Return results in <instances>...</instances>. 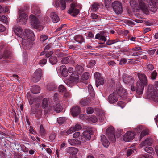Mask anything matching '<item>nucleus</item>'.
Listing matches in <instances>:
<instances>
[{
	"label": "nucleus",
	"mask_w": 158,
	"mask_h": 158,
	"mask_svg": "<svg viewBox=\"0 0 158 158\" xmlns=\"http://www.w3.org/2000/svg\"><path fill=\"white\" fill-rule=\"evenodd\" d=\"M149 4L147 5L142 0H139V5L136 4L135 1H132L130 2L131 5L134 7H137L143 12L146 14H148L149 9L151 11L155 12L156 11V4L158 2V0H143Z\"/></svg>",
	"instance_id": "obj_1"
},
{
	"label": "nucleus",
	"mask_w": 158,
	"mask_h": 158,
	"mask_svg": "<svg viewBox=\"0 0 158 158\" xmlns=\"http://www.w3.org/2000/svg\"><path fill=\"white\" fill-rule=\"evenodd\" d=\"M139 79L136 82V92L139 95L143 93L144 87L148 85L147 77L145 74L142 73H137Z\"/></svg>",
	"instance_id": "obj_2"
},
{
	"label": "nucleus",
	"mask_w": 158,
	"mask_h": 158,
	"mask_svg": "<svg viewBox=\"0 0 158 158\" xmlns=\"http://www.w3.org/2000/svg\"><path fill=\"white\" fill-rule=\"evenodd\" d=\"M147 94L149 98L151 97L154 102H158V91L154 89L152 85L149 84L148 86Z\"/></svg>",
	"instance_id": "obj_3"
},
{
	"label": "nucleus",
	"mask_w": 158,
	"mask_h": 158,
	"mask_svg": "<svg viewBox=\"0 0 158 158\" xmlns=\"http://www.w3.org/2000/svg\"><path fill=\"white\" fill-rule=\"evenodd\" d=\"M79 76L76 73H72L68 80L64 82L68 86L72 87L79 81Z\"/></svg>",
	"instance_id": "obj_4"
},
{
	"label": "nucleus",
	"mask_w": 158,
	"mask_h": 158,
	"mask_svg": "<svg viewBox=\"0 0 158 158\" xmlns=\"http://www.w3.org/2000/svg\"><path fill=\"white\" fill-rule=\"evenodd\" d=\"M30 19H31V25L35 28L41 31L44 27L40 24L39 22L38 19L33 15H31L30 16Z\"/></svg>",
	"instance_id": "obj_5"
},
{
	"label": "nucleus",
	"mask_w": 158,
	"mask_h": 158,
	"mask_svg": "<svg viewBox=\"0 0 158 158\" xmlns=\"http://www.w3.org/2000/svg\"><path fill=\"white\" fill-rule=\"evenodd\" d=\"M107 136L109 139L113 142L116 141V137L115 135V130L113 127L111 126L108 127L106 131Z\"/></svg>",
	"instance_id": "obj_6"
},
{
	"label": "nucleus",
	"mask_w": 158,
	"mask_h": 158,
	"mask_svg": "<svg viewBox=\"0 0 158 158\" xmlns=\"http://www.w3.org/2000/svg\"><path fill=\"white\" fill-rule=\"evenodd\" d=\"M92 133L90 131H85L83 133L82 135L79 136L78 139L81 142L84 143L87 140H89L91 137Z\"/></svg>",
	"instance_id": "obj_7"
},
{
	"label": "nucleus",
	"mask_w": 158,
	"mask_h": 158,
	"mask_svg": "<svg viewBox=\"0 0 158 158\" xmlns=\"http://www.w3.org/2000/svg\"><path fill=\"white\" fill-rule=\"evenodd\" d=\"M43 75L42 70L40 68L37 69L33 75L32 81L34 82H38Z\"/></svg>",
	"instance_id": "obj_8"
},
{
	"label": "nucleus",
	"mask_w": 158,
	"mask_h": 158,
	"mask_svg": "<svg viewBox=\"0 0 158 158\" xmlns=\"http://www.w3.org/2000/svg\"><path fill=\"white\" fill-rule=\"evenodd\" d=\"M112 7L114 10L117 14H120L122 12V8L121 3L118 1L113 2Z\"/></svg>",
	"instance_id": "obj_9"
},
{
	"label": "nucleus",
	"mask_w": 158,
	"mask_h": 158,
	"mask_svg": "<svg viewBox=\"0 0 158 158\" xmlns=\"http://www.w3.org/2000/svg\"><path fill=\"white\" fill-rule=\"evenodd\" d=\"M123 79L124 83L129 85H133L135 82V79L133 77L127 74L123 75Z\"/></svg>",
	"instance_id": "obj_10"
},
{
	"label": "nucleus",
	"mask_w": 158,
	"mask_h": 158,
	"mask_svg": "<svg viewBox=\"0 0 158 158\" xmlns=\"http://www.w3.org/2000/svg\"><path fill=\"white\" fill-rule=\"evenodd\" d=\"M94 77L96 79V85L98 87L100 85H103L104 82L103 78L101 76L100 73L96 72L94 74Z\"/></svg>",
	"instance_id": "obj_11"
},
{
	"label": "nucleus",
	"mask_w": 158,
	"mask_h": 158,
	"mask_svg": "<svg viewBox=\"0 0 158 158\" xmlns=\"http://www.w3.org/2000/svg\"><path fill=\"white\" fill-rule=\"evenodd\" d=\"M75 5L73 3H72L70 5V7L68 10V13L73 16L77 15L79 12V10L75 8Z\"/></svg>",
	"instance_id": "obj_12"
},
{
	"label": "nucleus",
	"mask_w": 158,
	"mask_h": 158,
	"mask_svg": "<svg viewBox=\"0 0 158 158\" xmlns=\"http://www.w3.org/2000/svg\"><path fill=\"white\" fill-rule=\"evenodd\" d=\"M118 95L115 91L111 94L108 97V101L110 104H113L116 102L118 100Z\"/></svg>",
	"instance_id": "obj_13"
},
{
	"label": "nucleus",
	"mask_w": 158,
	"mask_h": 158,
	"mask_svg": "<svg viewBox=\"0 0 158 158\" xmlns=\"http://www.w3.org/2000/svg\"><path fill=\"white\" fill-rule=\"evenodd\" d=\"M19 16L18 20L22 23L25 24L28 18V15L25 13L24 11L22 10H19Z\"/></svg>",
	"instance_id": "obj_14"
},
{
	"label": "nucleus",
	"mask_w": 158,
	"mask_h": 158,
	"mask_svg": "<svg viewBox=\"0 0 158 158\" xmlns=\"http://www.w3.org/2000/svg\"><path fill=\"white\" fill-rule=\"evenodd\" d=\"M24 38L34 41L35 40V36L32 31L29 29H26L24 34Z\"/></svg>",
	"instance_id": "obj_15"
},
{
	"label": "nucleus",
	"mask_w": 158,
	"mask_h": 158,
	"mask_svg": "<svg viewBox=\"0 0 158 158\" xmlns=\"http://www.w3.org/2000/svg\"><path fill=\"white\" fill-rule=\"evenodd\" d=\"M22 44L25 49H30L31 45V40L24 38H22Z\"/></svg>",
	"instance_id": "obj_16"
},
{
	"label": "nucleus",
	"mask_w": 158,
	"mask_h": 158,
	"mask_svg": "<svg viewBox=\"0 0 158 158\" xmlns=\"http://www.w3.org/2000/svg\"><path fill=\"white\" fill-rule=\"evenodd\" d=\"M135 136V134L134 132L129 131L124 135L123 139L126 142L130 141L134 139Z\"/></svg>",
	"instance_id": "obj_17"
},
{
	"label": "nucleus",
	"mask_w": 158,
	"mask_h": 158,
	"mask_svg": "<svg viewBox=\"0 0 158 158\" xmlns=\"http://www.w3.org/2000/svg\"><path fill=\"white\" fill-rule=\"evenodd\" d=\"M81 111L80 107L78 106H73L70 110L71 114L73 117L77 116L80 114Z\"/></svg>",
	"instance_id": "obj_18"
},
{
	"label": "nucleus",
	"mask_w": 158,
	"mask_h": 158,
	"mask_svg": "<svg viewBox=\"0 0 158 158\" xmlns=\"http://www.w3.org/2000/svg\"><path fill=\"white\" fill-rule=\"evenodd\" d=\"M115 91L118 96H119L122 98H125L127 97V94L126 90L122 87H117L116 91Z\"/></svg>",
	"instance_id": "obj_19"
},
{
	"label": "nucleus",
	"mask_w": 158,
	"mask_h": 158,
	"mask_svg": "<svg viewBox=\"0 0 158 158\" xmlns=\"http://www.w3.org/2000/svg\"><path fill=\"white\" fill-rule=\"evenodd\" d=\"M13 30L15 34L18 37L22 38L24 36V33L23 31L20 27H13Z\"/></svg>",
	"instance_id": "obj_20"
},
{
	"label": "nucleus",
	"mask_w": 158,
	"mask_h": 158,
	"mask_svg": "<svg viewBox=\"0 0 158 158\" xmlns=\"http://www.w3.org/2000/svg\"><path fill=\"white\" fill-rule=\"evenodd\" d=\"M58 72L62 77H66L68 75V71L66 69V66L64 65L61 66L60 67Z\"/></svg>",
	"instance_id": "obj_21"
},
{
	"label": "nucleus",
	"mask_w": 158,
	"mask_h": 158,
	"mask_svg": "<svg viewBox=\"0 0 158 158\" xmlns=\"http://www.w3.org/2000/svg\"><path fill=\"white\" fill-rule=\"evenodd\" d=\"M11 52L7 49L0 51V59L9 58L11 56Z\"/></svg>",
	"instance_id": "obj_22"
},
{
	"label": "nucleus",
	"mask_w": 158,
	"mask_h": 158,
	"mask_svg": "<svg viewBox=\"0 0 158 158\" xmlns=\"http://www.w3.org/2000/svg\"><path fill=\"white\" fill-rule=\"evenodd\" d=\"M67 153L71 154L72 155H75L78 152V149L75 147H70L66 149Z\"/></svg>",
	"instance_id": "obj_23"
},
{
	"label": "nucleus",
	"mask_w": 158,
	"mask_h": 158,
	"mask_svg": "<svg viewBox=\"0 0 158 158\" xmlns=\"http://www.w3.org/2000/svg\"><path fill=\"white\" fill-rule=\"evenodd\" d=\"M101 140L102 145L105 147L107 148L109 145L110 143L104 135H101Z\"/></svg>",
	"instance_id": "obj_24"
},
{
	"label": "nucleus",
	"mask_w": 158,
	"mask_h": 158,
	"mask_svg": "<svg viewBox=\"0 0 158 158\" xmlns=\"http://www.w3.org/2000/svg\"><path fill=\"white\" fill-rule=\"evenodd\" d=\"M91 102V100L89 98H83L80 101V103L82 106L89 105Z\"/></svg>",
	"instance_id": "obj_25"
},
{
	"label": "nucleus",
	"mask_w": 158,
	"mask_h": 158,
	"mask_svg": "<svg viewBox=\"0 0 158 158\" xmlns=\"http://www.w3.org/2000/svg\"><path fill=\"white\" fill-rule=\"evenodd\" d=\"M50 17L54 23H57L60 20L58 16L54 12H52L51 13Z\"/></svg>",
	"instance_id": "obj_26"
},
{
	"label": "nucleus",
	"mask_w": 158,
	"mask_h": 158,
	"mask_svg": "<svg viewBox=\"0 0 158 158\" xmlns=\"http://www.w3.org/2000/svg\"><path fill=\"white\" fill-rule=\"evenodd\" d=\"M31 91L32 93L35 94H37L40 91V87L37 85H34L31 87Z\"/></svg>",
	"instance_id": "obj_27"
},
{
	"label": "nucleus",
	"mask_w": 158,
	"mask_h": 158,
	"mask_svg": "<svg viewBox=\"0 0 158 158\" xmlns=\"http://www.w3.org/2000/svg\"><path fill=\"white\" fill-rule=\"evenodd\" d=\"M73 1V0H60V2L61 5V9L63 10L66 8V2L69 1V2H71Z\"/></svg>",
	"instance_id": "obj_28"
},
{
	"label": "nucleus",
	"mask_w": 158,
	"mask_h": 158,
	"mask_svg": "<svg viewBox=\"0 0 158 158\" xmlns=\"http://www.w3.org/2000/svg\"><path fill=\"white\" fill-rule=\"evenodd\" d=\"M68 142L71 145L75 146L81 144L80 141L78 139H71L68 140Z\"/></svg>",
	"instance_id": "obj_29"
},
{
	"label": "nucleus",
	"mask_w": 158,
	"mask_h": 158,
	"mask_svg": "<svg viewBox=\"0 0 158 158\" xmlns=\"http://www.w3.org/2000/svg\"><path fill=\"white\" fill-rule=\"evenodd\" d=\"M88 89L89 94L93 99H94L95 97L94 91L92 86L91 85H89L88 86Z\"/></svg>",
	"instance_id": "obj_30"
},
{
	"label": "nucleus",
	"mask_w": 158,
	"mask_h": 158,
	"mask_svg": "<svg viewBox=\"0 0 158 158\" xmlns=\"http://www.w3.org/2000/svg\"><path fill=\"white\" fill-rule=\"evenodd\" d=\"M74 40L80 44L84 41L83 37L81 35H77L74 37Z\"/></svg>",
	"instance_id": "obj_31"
},
{
	"label": "nucleus",
	"mask_w": 158,
	"mask_h": 158,
	"mask_svg": "<svg viewBox=\"0 0 158 158\" xmlns=\"http://www.w3.org/2000/svg\"><path fill=\"white\" fill-rule=\"evenodd\" d=\"M149 74L147 73V75L152 80H155L157 75V73L155 70L152 72H151V74L150 75H149Z\"/></svg>",
	"instance_id": "obj_32"
},
{
	"label": "nucleus",
	"mask_w": 158,
	"mask_h": 158,
	"mask_svg": "<svg viewBox=\"0 0 158 158\" xmlns=\"http://www.w3.org/2000/svg\"><path fill=\"white\" fill-rule=\"evenodd\" d=\"M26 97L30 104H32L33 102L34 98L32 97L31 93L30 92H28L27 94Z\"/></svg>",
	"instance_id": "obj_33"
},
{
	"label": "nucleus",
	"mask_w": 158,
	"mask_h": 158,
	"mask_svg": "<svg viewBox=\"0 0 158 158\" xmlns=\"http://www.w3.org/2000/svg\"><path fill=\"white\" fill-rule=\"evenodd\" d=\"M40 134L42 137H44L46 134V131L42 125H41L40 127Z\"/></svg>",
	"instance_id": "obj_34"
},
{
	"label": "nucleus",
	"mask_w": 158,
	"mask_h": 158,
	"mask_svg": "<svg viewBox=\"0 0 158 158\" xmlns=\"http://www.w3.org/2000/svg\"><path fill=\"white\" fill-rule=\"evenodd\" d=\"M152 143V140L151 139L147 138L144 141H143L141 143V145L143 146L146 145H151Z\"/></svg>",
	"instance_id": "obj_35"
},
{
	"label": "nucleus",
	"mask_w": 158,
	"mask_h": 158,
	"mask_svg": "<svg viewBox=\"0 0 158 158\" xmlns=\"http://www.w3.org/2000/svg\"><path fill=\"white\" fill-rule=\"evenodd\" d=\"M89 74L88 72L84 73L81 77V81L85 83L86 81L89 78Z\"/></svg>",
	"instance_id": "obj_36"
},
{
	"label": "nucleus",
	"mask_w": 158,
	"mask_h": 158,
	"mask_svg": "<svg viewBox=\"0 0 158 158\" xmlns=\"http://www.w3.org/2000/svg\"><path fill=\"white\" fill-rule=\"evenodd\" d=\"M54 109L57 112L59 113L60 111H62V106L61 105L60 103H56V105L54 106Z\"/></svg>",
	"instance_id": "obj_37"
},
{
	"label": "nucleus",
	"mask_w": 158,
	"mask_h": 158,
	"mask_svg": "<svg viewBox=\"0 0 158 158\" xmlns=\"http://www.w3.org/2000/svg\"><path fill=\"white\" fill-rule=\"evenodd\" d=\"M49 60L50 63L52 65L55 64L57 62L56 57V56H53L50 58Z\"/></svg>",
	"instance_id": "obj_38"
},
{
	"label": "nucleus",
	"mask_w": 158,
	"mask_h": 158,
	"mask_svg": "<svg viewBox=\"0 0 158 158\" xmlns=\"http://www.w3.org/2000/svg\"><path fill=\"white\" fill-rule=\"evenodd\" d=\"M78 74H80L84 70V68L81 65H77L75 67Z\"/></svg>",
	"instance_id": "obj_39"
},
{
	"label": "nucleus",
	"mask_w": 158,
	"mask_h": 158,
	"mask_svg": "<svg viewBox=\"0 0 158 158\" xmlns=\"http://www.w3.org/2000/svg\"><path fill=\"white\" fill-rule=\"evenodd\" d=\"M56 86L54 84H49L47 85V88L49 91H52L56 88Z\"/></svg>",
	"instance_id": "obj_40"
},
{
	"label": "nucleus",
	"mask_w": 158,
	"mask_h": 158,
	"mask_svg": "<svg viewBox=\"0 0 158 158\" xmlns=\"http://www.w3.org/2000/svg\"><path fill=\"white\" fill-rule=\"evenodd\" d=\"M146 67L147 69V72L148 73H149L150 71H152L154 69V66L151 64L147 63L146 64Z\"/></svg>",
	"instance_id": "obj_41"
},
{
	"label": "nucleus",
	"mask_w": 158,
	"mask_h": 158,
	"mask_svg": "<svg viewBox=\"0 0 158 158\" xmlns=\"http://www.w3.org/2000/svg\"><path fill=\"white\" fill-rule=\"evenodd\" d=\"M0 21L4 23L7 24L8 23L7 18L4 15H0Z\"/></svg>",
	"instance_id": "obj_42"
},
{
	"label": "nucleus",
	"mask_w": 158,
	"mask_h": 158,
	"mask_svg": "<svg viewBox=\"0 0 158 158\" xmlns=\"http://www.w3.org/2000/svg\"><path fill=\"white\" fill-rule=\"evenodd\" d=\"M42 110L41 109H39L37 110L35 114V117L37 119H39L42 117Z\"/></svg>",
	"instance_id": "obj_43"
},
{
	"label": "nucleus",
	"mask_w": 158,
	"mask_h": 158,
	"mask_svg": "<svg viewBox=\"0 0 158 158\" xmlns=\"http://www.w3.org/2000/svg\"><path fill=\"white\" fill-rule=\"evenodd\" d=\"M66 118L64 117H60L57 119V121L58 123L60 124L64 123L65 121Z\"/></svg>",
	"instance_id": "obj_44"
},
{
	"label": "nucleus",
	"mask_w": 158,
	"mask_h": 158,
	"mask_svg": "<svg viewBox=\"0 0 158 158\" xmlns=\"http://www.w3.org/2000/svg\"><path fill=\"white\" fill-rule=\"evenodd\" d=\"M98 4L94 3L92 5V9L94 11H96L97 9L99 7Z\"/></svg>",
	"instance_id": "obj_45"
},
{
	"label": "nucleus",
	"mask_w": 158,
	"mask_h": 158,
	"mask_svg": "<svg viewBox=\"0 0 158 158\" xmlns=\"http://www.w3.org/2000/svg\"><path fill=\"white\" fill-rule=\"evenodd\" d=\"M48 102L46 98H44L42 103V106L43 108H45L48 106Z\"/></svg>",
	"instance_id": "obj_46"
},
{
	"label": "nucleus",
	"mask_w": 158,
	"mask_h": 158,
	"mask_svg": "<svg viewBox=\"0 0 158 158\" xmlns=\"http://www.w3.org/2000/svg\"><path fill=\"white\" fill-rule=\"evenodd\" d=\"M149 131L148 129H145L143 130L140 134V138H142L144 136L147 135Z\"/></svg>",
	"instance_id": "obj_47"
},
{
	"label": "nucleus",
	"mask_w": 158,
	"mask_h": 158,
	"mask_svg": "<svg viewBox=\"0 0 158 158\" xmlns=\"http://www.w3.org/2000/svg\"><path fill=\"white\" fill-rule=\"evenodd\" d=\"M59 91L60 92H65L66 91V88L63 85H60L58 88Z\"/></svg>",
	"instance_id": "obj_48"
},
{
	"label": "nucleus",
	"mask_w": 158,
	"mask_h": 158,
	"mask_svg": "<svg viewBox=\"0 0 158 158\" xmlns=\"http://www.w3.org/2000/svg\"><path fill=\"white\" fill-rule=\"evenodd\" d=\"M123 133V130L122 129H117L116 131V136L117 138H118L121 136Z\"/></svg>",
	"instance_id": "obj_49"
},
{
	"label": "nucleus",
	"mask_w": 158,
	"mask_h": 158,
	"mask_svg": "<svg viewBox=\"0 0 158 158\" xmlns=\"http://www.w3.org/2000/svg\"><path fill=\"white\" fill-rule=\"evenodd\" d=\"M144 150L147 152L150 153L152 152L153 148L151 147H146L145 148Z\"/></svg>",
	"instance_id": "obj_50"
},
{
	"label": "nucleus",
	"mask_w": 158,
	"mask_h": 158,
	"mask_svg": "<svg viewBox=\"0 0 158 158\" xmlns=\"http://www.w3.org/2000/svg\"><path fill=\"white\" fill-rule=\"evenodd\" d=\"M139 158H153V157L150 155L145 154L144 155H140Z\"/></svg>",
	"instance_id": "obj_51"
},
{
	"label": "nucleus",
	"mask_w": 158,
	"mask_h": 158,
	"mask_svg": "<svg viewBox=\"0 0 158 158\" xmlns=\"http://www.w3.org/2000/svg\"><path fill=\"white\" fill-rule=\"evenodd\" d=\"M69 59L67 57H64L62 58L61 62L62 64H67L69 62Z\"/></svg>",
	"instance_id": "obj_52"
},
{
	"label": "nucleus",
	"mask_w": 158,
	"mask_h": 158,
	"mask_svg": "<svg viewBox=\"0 0 158 158\" xmlns=\"http://www.w3.org/2000/svg\"><path fill=\"white\" fill-rule=\"evenodd\" d=\"M33 13L39 16L40 13V9L38 8H36L34 9L33 11Z\"/></svg>",
	"instance_id": "obj_53"
},
{
	"label": "nucleus",
	"mask_w": 158,
	"mask_h": 158,
	"mask_svg": "<svg viewBox=\"0 0 158 158\" xmlns=\"http://www.w3.org/2000/svg\"><path fill=\"white\" fill-rule=\"evenodd\" d=\"M74 132H75L74 127H72L69 129L66 132L67 134L69 135Z\"/></svg>",
	"instance_id": "obj_54"
},
{
	"label": "nucleus",
	"mask_w": 158,
	"mask_h": 158,
	"mask_svg": "<svg viewBox=\"0 0 158 158\" xmlns=\"http://www.w3.org/2000/svg\"><path fill=\"white\" fill-rule=\"evenodd\" d=\"M95 64V61L94 60H91L88 63L87 66L88 67H92Z\"/></svg>",
	"instance_id": "obj_55"
},
{
	"label": "nucleus",
	"mask_w": 158,
	"mask_h": 158,
	"mask_svg": "<svg viewBox=\"0 0 158 158\" xmlns=\"http://www.w3.org/2000/svg\"><path fill=\"white\" fill-rule=\"evenodd\" d=\"M70 94L68 92H65L64 94V100L65 101H67V99L69 98H70Z\"/></svg>",
	"instance_id": "obj_56"
},
{
	"label": "nucleus",
	"mask_w": 158,
	"mask_h": 158,
	"mask_svg": "<svg viewBox=\"0 0 158 158\" xmlns=\"http://www.w3.org/2000/svg\"><path fill=\"white\" fill-rule=\"evenodd\" d=\"M87 112L89 114H91L93 113L94 111V109L93 108L91 107H88L87 108Z\"/></svg>",
	"instance_id": "obj_57"
},
{
	"label": "nucleus",
	"mask_w": 158,
	"mask_h": 158,
	"mask_svg": "<svg viewBox=\"0 0 158 158\" xmlns=\"http://www.w3.org/2000/svg\"><path fill=\"white\" fill-rule=\"evenodd\" d=\"M48 39V36L45 35H42L40 36V40L42 42H44Z\"/></svg>",
	"instance_id": "obj_58"
},
{
	"label": "nucleus",
	"mask_w": 158,
	"mask_h": 158,
	"mask_svg": "<svg viewBox=\"0 0 158 158\" xmlns=\"http://www.w3.org/2000/svg\"><path fill=\"white\" fill-rule=\"evenodd\" d=\"M74 127L75 131H78L80 130L81 128V126L78 124H76Z\"/></svg>",
	"instance_id": "obj_59"
},
{
	"label": "nucleus",
	"mask_w": 158,
	"mask_h": 158,
	"mask_svg": "<svg viewBox=\"0 0 158 158\" xmlns=\"http://www.w3.org/2000/svg\"><path fill=\"white\" fill-rule=\"evenodd\" d=\"M127 60L125 58H122L120 60L119 64L120 65H123L124 64L127 62Z\"/></svg>",
	"instance_id": "obj_60"
},
{
	"label": "nucleus",
	"mask_w": 158,
	"mask_h": 158,
	"mask_svg": "<svg viewBox=\"0 0 158 158\" xmlns=\"http://www.w3.org/2000/svg\"><path fill=\"white\" fill-rule=\"evenodd\" d=\"M134 151L131 149H128L127 150V156H130L131 154L133 153Z\"/></svg>",
	"instance_id": "obj_61"
},
{
	"label": "nucleus",
	"mask_w": 158,
	"mask_h": 158,
	"mask_svg": "<svg viewBox=\"0 0 158 158\" xmlns=\"http://www.w3.org/2000/svg\"><path fill=\"white\" fill-rule=\"evenodd\" d=\"M90 119L92 122L94 123H96L98 120L97 117L95 116H93L90 117Z\"/></svg>",
	"instance_id": "obj_62"
},
{
	"label": "nucleus",
	"mask_w": 158,
	"mask_h": 158,
	"mask_svg": "<svg viewBox=\"0 0 158 158\" xmlns=\"http://www.w3.org/2000/svg\"><path fill=\"white\" fill-rule=\"evenodd\" d=\"M56 135L54 133H51L49 135V138L51 141L53 140L55 138Z\"/></svg>",
	"instance_id": "obj_63"
},
{
	"label": "nucleus",
	"mask_w": 158,
	"mask_h": 158,
	"mask_svg": "<svg viewBox=\"0 0 158 158\" xmlns=\"http://www.w3.org/2000/svg\"><path fill=\"white\" fill-rule=\"evenodd\" d=\"M22 150L25 152H28V149L25 146L23 145L21 146Z\"/></svg>",
	"instance_id": "obj_64"
}]
</instances>
